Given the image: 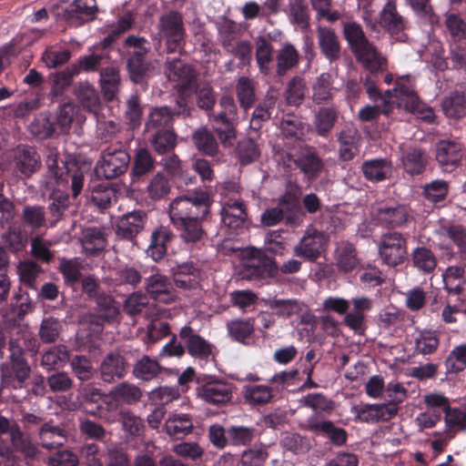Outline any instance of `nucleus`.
Listing matches in <instances>:
<instances>
[{"label": "nucleus", "instance_id": "20", "mask_svg": "<svg viewBox=\"0 0 466 466\" xmlns=\"http://www.w3.org/2000/svg\"><path fill=\"white\" fill-rule=\"evenodd\" d=\"M380 25L398 40H402L407 27L406 19L398 12L395 1L389 0L380 14Z\"/></svg>", "mask_w": 466, "mask_h": 466}, {"label": "nucleus", "instance_id": "57", "mask_svg": "<svg viewBox=\"0 0 466 466\" xmlns=\"http://www.w3.org/2000/svg\"><path fill=\"white\" fill-rule=\"evenodd\" d=\"M444 24L450 35V43H466V21L460 14H446Z\"/></svg>", "mask_w": 466, "mask_h": 466}, {"label": "nucleus", "instance_id": "33", "mask_svg": "<svg viewBox=\"0 0 466 466\" xmlns=\"http://www.w3.org/2000/svg\"><path fill=\"white\" fill-rule=\"evenodd\" d=\"M408 211L405 206H382L378 208L376 218L384 227L396 228L403 226L408 220Z\"/></svg>", "mask_w": 466, "mask_h": 466}, {"label": "nucleus", "instance_id": "1", "mask_svg": "<svg viewBox=\"0 0 466 466\" xmlns=\"http://www.w3.org/2000/svg\"><path fill=\"white\" fill-rule=\"evenodd\" d=\"M342 35L356 61L370 74L387 69V59L369 39L362 25L356 21H342Z\"/></svg>", "mask_w": 466, "mask_h": 466}, {"label": "nucleus", "instance_id": "41", "mask_svg": "<svg viewBox=\"0 0 466 466\" xmlns=\"http://www.w3.org/2000/svg\"><path fill=\"white\" fill-rule=\"evenodd\" d=\"M118 421L125 434L132 439L141 437L146 430L144 420L134 411L121 409L118 412Z\"/></svg>", "mask_w": 466, "mask_h": 466}, {"label": "nucleus", "instance_id": "23", "mask_svg": "<svg viewBox=\"0 0 466 466\" xmlns=\"http://www.w3.org/2000/svg\"><path fill=\"white\" fill-rule=\"evenodd\" d=\"M165 66L167 78L178 83L180 92H184L196 78L194 69L179 58L167 57Z\"/></svg>", "mask_w": 466, "mask_h": 466}, {"label": "nucleus", "instance_id": "25", "mask_svg": "<svg viewBox=\"0 0 466 466\" xmlns=\"http://www.w3.org/2000/svg\"><path fill=\"white\" fill-rule=\"evenodd\" d=\"M16 170L25 177H30L42 167L41 157L34 147H18L15 156Z\"/></svg>", "mask_w": 466, "mask_h": 466}, {"label": "nucleus", "instance_id": "24", "mask_svg": "<svg viewBox=\"0 0 466 466\" xmlns=\"http://www.w3.org/2000/svg\"><path fill=\"white\" fill-rule=\"evenodd\" d=\"M179 336L191 356L206 360L212 356V345L197 334L190 326H184Z\"/></svg>", "mask_w": 466, "mask_h": 466}, {"label": "nucleus", "instance_id": "11", "mask_svg": "<svg viewBox=\"0 0 466 466\" xmlns=\"http://www.w3.org/2000/svg\"><path fill=\"white\" fill-rule=\"evenodd\" d=\"M464 157L462 145L455 140L442 139L435 146V158L444 172H452L461 166Z\"/></svg>", "mask_w": 466, "mask_h": 466}, {"label": "nucleus", "instance_id": "16", "mask_svg": "<svg viewBox=\"0 0 466 466\" xmlns=\"http://www.w3.org/2000/svg\"><path fill=\"white\" fill-rule=\"evenodd\" d=\"M294 164L310 182L319 177L325 167L323 159L319 156L317 150L308 146L299 151Z\"/></svg>", "mask_w": 466, "mask_h": 466}, {"label": "nucleus", "instance_id": "29", "mask_svg": "<svg viewBox=\"0 0 466 466\" xmlns=\"http://www.w3.org/2000/svg\"><path fill=\"white\" fill-rule=\"evenodd\" d=\"M10 442L13 451L20 453L25 460L35 461L41 454L38 444L34 441L28 433L23 431L21 428L15 429Z\"/></svg>", "mask_w": 466, "mask_h": 466}, {"label": "nucleus", "instance_id": "22", "mask_svg": "<svg viewBox=\"0 0 466 466\" xmlns=\"http://www.w3.org/2000/svg\"><path fill=\"white\" fill-rule=\"evenodd\" d=\"M96 11L95 0H75L64 10L63 17L73 25H80L93 20Z\"/></svg>", "mask_w": 466, "mask_h": 466}, {"label": "nucleus", "instance_id": "61", "mask_svg": "<svg viewBox=\"0 0 466 466\" xmlns=\"http://www.w3.org/2000/svg\"><path fill=\"white\" fill-rule=\"evenodd\" d=\"M414 344L417 353L422 355L433 354L440 345L439 334L435 330H421L415 338Z\"/></svg>", "mask_w": 466, "mask_h": 466}, {"label": "nucleus", "instance_id": "28", "mask_svg": "<svg viewBox=\"0 0 466 466\" xmlns=\"http://www.w3.org/2000/svg\"><path fill=\"white\" fill-rule=\"evenodd\" d=\"M31 369L26 360L20 363L3 365L1 368V380L5 386L12 387L15 390L22 389L25 380L29 378Z\"/></svg>", "mask_w": 466, "mask_h": 466}, {"label": "nucleus", "instance_id": "39", "mask_svg": "<svg viewBox=\"0 0 466 466\" xmlns=\"http://www.w3.org/2000/svg\"><path fill=\"white\" fill-rule=\"evenodd\" d=\"M441 109L448 118L461 119L466 116V96L464 92L455 90L441 101Z\"/></svg>", "mask_w": 466, "mask_h": 466}, {"label": "nucleus", "instance_id": "5", "mask_svg": "<svg viewBox=\"0 0 466 466\" xmlns=\"http://www.w3.org/2000/svg\"><path fill=\"white\" fill-rule=\"evenodd\" d=\"M378 249L382 264L390 268L400 266L409 258L407 238L398 231L382 234Z\"/></svg>", "mask_w": 466, "mask_h": 466}, {"label": "nucleus", "instance_id": "34", "mask_svg": "<svg viewBox=\"0 0 466 466\" xmlns=\"http://www.w3.org/2000/svg\"><path fill=\"white\" fill-rule=\"evenodd\" d=\"M395 416V410L392 406L381 404H366L359 411L357 418L359 420L366 423H377L379 421H388Z\"/></svg>", "mask_w": 466, "mask_h": 466}, {"label": "nucleus", "instance_id": "6", "mask_svg": "<svg viewBox=\"0 0 466 466\" xmlns=\"http://www.w3.org/2000/svg\"><path fill=\"white\" fill-rule=\"evenodd\" d=\"M158 35L165 39L167 53H176L182 49L186 30L183 15L178 11H168L162 14L157 24Z\"/></svg>", "mask_w": 466, "mask_h": 466}, {"label": "nucleus", "instance_id": "18", "mask_svg": "<svg viewBox=\"0 0 466 466\" xmlns=\"http://www.w3.org/2000/svg\"><path fill=\"white\" fill-rule=\"evenodd\" d=\"M372 304L368 297L353 298L350 300V309L344 317V324L356 333H361L366 328V314L372 309Z\"/></svg>", "mask_w": 466, "mask_h": 466}, {"label": "nucleus", "instance_id": "45", "mask_svg": "<svg viewBox=\"0 0 466 466\" xmlns=\"http://www.w3.org/2000/svg\"><path fill=\"white\" fill-rule=\"evenodd\" d=\"M162 368L157 359L142 355L133 366V375L143 381H150L157 378Z\"/></svg>", "mask_w": 466, "mask_h": 466}, {"label": "nucleus", "instance_id": "26", "mask_svg": "<svg viewBox=\"0 0 466 466\" xmlns=\"http://www.w3.org/2000/svg\"><path fill=\"white\" fill-rule=\"evenodd\" d=\"M76 96L81 106L89 113L96 116L102 108V103L97 90L88 81L78 82L74 88Z\"/></svg>", "mask_w": 466, "mask_h": 466}, {"label": "nucleus", "instance_id": "63", "mask_svg": "<svg viewBox=\"0 0 466 466\" xmlns=\"http://www.w3.org/2000/svg\"><path fill=\"white\" fill-rule=\"evenodd\" d=\"M43 272L41 267L34 260L27 259L19 262L17 266V273L20 281L34 290H36V279Z\"/></svg>", "mask_w": 466, "mask_h": 466}, {"label": "nucleus", "instance_id": "38", "mask_svg": "<svg viewBox=\"0 0 466 466\" xmlns=\"http://www.w3.org/2000/svg\"><path fill=\"white\" fill-rule=\"evenodd\" d=\"M127 68L130 80L137 85L144 84L154 69L151 62L147 61L146 57H140L139 54L128 56Z\"/></svg>", "mask_w": 466, "mask_h": 466}, {"label": "nucleus", "instance_id": "12", "mask_svg": "<svg viewBox=\"0 0 466 466\" xmlns=\"http://www.w3.org/2000/svg\"><path fill=\"white\" fill-rule=\"evenodd\" d=\"M197 396L210 404H220L230 400L231 388L222 380L211 377L198 379Z\"/></svg>", "mask_w": 466, "mask_h": 466}, {"label": "nucleus", "instance_id": "30", "mask_svg": "<svg viewBox=\"0 0 466 466\" xmlns=\"http://www.w3.org/2000/svg\"><path fill=\"white\" fill-rule=\"evenodd\" d=\"M289 23L302 31H307L310 25V10L307 0H288L284 9Z\"/></svg>", "mask_w": 466, "mask_h": 466}, {"label": "nucleus", "instance_id": "14", "mask_svg": "<svg viewBox=\"0 0 466 466\" xmlns=\"http://www.w3.org/2000/svg\"><path fill=\"white\" fill-rule=\"evenodd\" d=\"M301 428L326 436L336 447L345 445L348 440V433L343 428L336 427L330 420H319L317 414L309 416Z\"/></svg>", "mask_w": 466, "mask_h": 466}, {"label": "nucleus", "instance_id": "51", "mask_svg": "<svg viewBox=\"0 0 466 466\" xmlns=\"http://www.w3.org/2000/svg\"><path fill=\"white\" fill-rule=\"evenodd\" d=\"M256 61L261 74L268 76L271 73L273 46L264 36H259L256 41Z\"/></svg>", "mask_w": 466, "mask_h": 466}, {"label": "nucleus", "instance_id": "46", "mask_svg": "<svg viewBox=\"0 0 466 466\" xmlns=\"http://www.w3.org/2000/svg\"><path fill=\"white\" fill-rule=\"evenodd\" d=\"M109 395L116 401H120L127 405H135L141 400L143 391L138 386L125 381L114 387L110 390Z\"/></svg>", "mask_w": 466, "mask_h": 466}, {"label": "nucleus", "instance_id": "21", "mask_svg": "<svg viewBox=\"0 0 466 466\" xmlns=\"http://www.w3.org/2000/svg\"><path fill=\"white\" fill-rule=\"evenodd\" d=\"M317 39L321 55L329 62L334 63L341 57V44L333 28L319 26Z\"/></svg>", "mask_w": 466, "mask_h": 466}, {"label": "nucleus", "instance_id": "8", "mask_svg": "<svg viewBox=\"0 0 466 466\" xmlns=\"http://www.w3.org/2000/svg\"><path fill=\"white\" fill-rule=\"evenodd\" d=\"M147 219V212L141 209L118 217L115 225L116 237L136 243L137 237L144 230Z\"/></svg>", "mask_w": 466, "mask_h": 466}, {"label": "nucleus", "instance_id": "36", "mask_svg": "<svg viewBox=\"0 0 466 466\" xmlns=\"http://www.w3.org/2000/svg\"><path fill=\"white\" fill-rule=\"evenodd\" d=\"M338 141L339 156L341 160L350 161L358 155L360 136L356 129H342L338 136Z\"/></svg>", "mask_w": 466, "mask_h": 466}, {"label": "nucleus", "instance_id": "49", "mask_svg": "<svg viewBox=\"0 0 466 466\" xmlns=\"http://www.w3.org/2000/svg\"><path fill=\"white\" fill-rule=\"evenodd\" d=\"M360 263L357 250L350 242L342 243L336 250V265L339 271L348 273L355 269Z\"/></svg>", "mask_w": 466, "mask_h": 466}, {"label": "nucleus", "instance_id": "15", "mask_svg": "<svg viewBox=\"0 0 466 466\" xmlns=\"http://www.w3.org/2000/svg\"><path fill=\"white\" fill-rule=\"evenodd\" d=\"M36 436L39 445L49 451L64 447L68 440L65 426L56 424L53 420L43 422L37 430Z\"/></svg>", "mask_w": 466, "mask_h": 466}, {"label": "nucleus", "instance_id": "3", "mask_svg": "<svg viewBox=\"0 0 466 466\" xmlns=\"http://www.w3.org/2000/svg\"><path fill=\"white\" fill-rule=\"evenodd\" d=\"M211 204L208 192L198 190L179 196L169 204L171 222L206 218Z\"/></svg>", "mask_w": 466, "mask_h": 466}, {"label": "nucleus", "instance_id": "19", "mask_svg": "<svg viewBox=\"0 0 466 466\" xmlns=\"http://www.w3.org/2000/svg\"><path fill=\"white\" fill-rule=\"evenodd\" d=\"M128 364L126 359L118 352L107 353L99 366L100 379L106 383L121 380L127 372Z\"/></svg>", "mask_w": 466, "mask_h": 466}, {"label": "nucleus", "instance_id": "42", "mask_svg": "<svg viewBox=\"0 0 466 466\" xmlns=\"http://www.w3.org/2000/svg\"><path fill=\"white\" fill-rule=\"evenodd\" d=\"M362 171L368 180L380 182L390 177L392 165L385 158L370 159L363 163Z\"/></svg>", "mask_w": 466, "mask_h": 466}, {"label": "nucleus", "instance_id": "9", "mask_svg": "<svg viewBox=\"0 0 466 466\" xmlns=\"http://www.w3.org/2000/svg\"><path fill=\"white\" fill-rule=\"evenodd\" d=\"M396 92L400 97L399 106L410 112L417 114L428 124H433L436 119L433 109L420 102L418 95L409 84L398 83Z\"/></svg>", "mask_w": 466, "mask_h": 466}, {"label": "nucleus", "instance_id": "60", "mask_svg": "<svg viewBox=\"0 0 466 466\" xmlns=\"http://www.w3.org/2000/svg\"><path fill=\"white\" fill-rule=\"evenodd\" d=\"M2 240L12 252L21 251L26 245L27 236L23 232L21 227L15 224H9L7 229L1 235Z\"/></svg>", "mask_w": 466, "mask_h": 466}, {"label": "nucleus", "instance_id": "4", "mask_svg": "<svg viewBox=\"0 0 466 466\" xmlns=\"http://www.w3.org/2000/svg\"><path fill=\"white\" fill-rule=\"evenodd\" d=\"M59 154L55 148H49L46 155V167L50 173L57 179L70 182L72 197L76 198L82 191L84 185V171L74 159L61 161L63 167H59Z\"/></svg>", "mask_w": 466, "mask_h": 466}, {"label": "nucleus", "instance_id": "64", "mask_svg": "<svg viewBox=\"0 0 466 466\" xmlns=\"http://www.w3.org/2000/svg\"><path fill=\"white\" fill-rule=\"evenodd\" d=\"M402 163L407 173L412 176L420 175L426 168L427 157L421 149L411 148L405 153Z\"/></svg>", "mask_w": 466, "mask_h": 466}, {"label": "nucleus", "instance_id": "52", "mask_svg": "<svg viewBox=\"0 0 466 466\" xmlns=\"http://www.w3.org/2000/svg\"><path fill=\"white\" fill-rule=\"evenodd\" d=\"M299 55L292 44H286L277 54L276 73L279 76H285L289 70L299 63Z\"/></svg>", "mask_w": 466, "mask_h": 466}, {"label": "nucleus", "instance_id": "55", "mask_svg": "<svg viewBox=\"0 0 466 466\" xmlns=\"http://www.w3.org/2000/svg\"><path fill=\"white\" fill-rule=\"evenodd\" d=\"M109 60L110 57L107 53H93L79 57L73 66L77 68V74L79 75L81 71L86 73L101 71L102 67L109 66Z\"/></svg>", "mask_w": 466, "mask_h": 466}, {"label": "nucleus", "instance_id": "2", "mask_svg": "<svg viewBox=\"0 0 466 466\" xmlns=\"http://www.w3.org/2000/svg\"><path fill=\"white\" fill-rule=\"evenodd\" d=\"M235 257L240 260L238 265H235V277L239 279L261 280L278 274L276 260L256 248H235Z\"/></svg>", "mask_w": 466, "mask_h": 466}, {"label": "nucleus", "instance_id": "37", "mask_svg": "<svg viewBox=\"0 0 466 466\" xmlns=\"http://www.w3.org/2000/svg\"><path fill=\"white\" fill-rule=\"evenodd\" d=\"M100 86L102 94L106 101H113L120 87L119 71L116 66H106L100 71Z\"/></svg>", "mask_w": 466, "mask_h": 466}, {"label": "nucleus", "instance_id": "13", "mask_svg": "<svg viewBox=\"0 0 466 466\" xmlns=\"http://www.w3.org/2000/svg\"><path fill=\"white\" fill-rule=\"evenodd\" d=\"M144 284L145 294L153 300L164 304L175 301L176 294L173 283L166 275L158 272L153 273L145 279Z\"/></svg>", "mask_w": 466, "mask_h": 466}, {"label": "nucleus", "instance_id": "35", "mask_svg": "<svg viewBox=\"0 0 466 466\" xmlns=\"http://www.w3.org/2000/svg\"><path fill=\"white\" fill-rule=\"evenodd\" d=\"M173 281L182 289H192L199 283V270L192 262L177 265L172 268Z\"/></svg>", "mask_w": 466, "mask_h": 466}, {"label": "nucleus", "instance_id": "47", "mask_svg": "<svg viewBox=\"0 0 466 466\" xmlns=\"http://www.w3.org/2000/svg\"><path fill=\"white\" fill-rule=\"evenodd\" d=\"M77 75V68L73 65L64 70L50 74L49 78L52 84L50 95L54 97L61 96L72 85L74 77Z\"/></svg>", "mask_w": 466, "mask_h": 466}, {"label": "nucleus", "instance_id": "32", "mask_svg": "<svg viewBox=\"0 0 466 466\" xmlns=\"http://www.w3.org/2000/svg\"><path fill=\"white\" fill-rule=\"evenodd\" d=\"M174 234L168 227L159 226L154 229L147 248L148 255L157 262L167 253V245L173 239Z\"/></svg>", "mask_w": 466, "mask_h": 466}, {"label": "nucleus", "instance_id": "17", "mask_svg": "<svg viewBox=\"0 0 466 466\" xmlns=\"http://www.w3.org/2000/svg\"><path fill=\"white\" fill-rule=\"evenodd\" d=\"M326 238L322 232L314 230L302 237L294 247L293 254L306 261L315 262L325 250Z\"/></svg>", "mask_w": 466, "mask_h": 466}, {"label": "nucleus", "instance_id": "48", "mask_svg": "<svg viewBox=\"0 0 466 466\" xmlns=\"http://www.w3.org/2000/svg\"><path fill=\"white\" fill-rule=\"evenodd\" d=\"M205 218H195L174 222L173 225L179 232L180 238L187 244L200 241L205 235L202 221Z\"/></svg>", "mask_w": 466, "mask_h": 466}, {"label": "nucleus", "instance_id": "59", "mask_svg": "<svg viewBox=\"0 0 466 466\" xmlns=\"http://www.w3.org/2000/svg\"><path fill=\"white\" fill-rule=\"evenodd\" d=\"M94 301L96 303V314L104 318L107 323H113L117 320L120 309L117 302L111 295L105 293Z\"/></svg>", "mask_w": 466, "mask_h": 466}, {"label": "nucleus", "instance_id": "54", "mask_svg": "<svg viewBox=\"0 0 466 466\" xmlns=\"http://www.w3.org/2000/svg\"><path fill=\"white\" fill-rule=\"evenodd\" d=\"M449 194V184L442 179L432 180L422 187V195L433 205L442 206Z\"/></svg>", "mask_w": 466, "mask_h": 466}, {"label": "nucleus", "instance_id": "53", "mask_svg": "<svg viewBox=\"0 0 466 466\" xmlns=\"http://www.w3.org/2000/svg\"><path fill=\"white\" fill-rule=\"evenodd\" d=\"M81 243L88 255H96L106 247V238L101 229L87 228L83 230Z\"/></svg>", "mask_w": 466, "mask_h": 466}, {"label": "nucleus", "instance_id": "10", "mask_svg": "<svg viewBox=\"0 0 466 466\" xmlns=\"http://www.w3.org/2000/svg\"><path fill=\"white\" fill-rule=\"evenodd\" d=\"M222 110L213 116V128L224 147L232 145L233 137V97L224 95L219 100Z\"/></svg>", "mask_w": 466, "mask_h": 466}, {"label": "nucleus", "instance_id": "50", "mask_svg": "<svg viewBox=\"0 0 466 466\" xmlns=\"http://www.w3.org/2000/svg\"><path fill=\"white\" fill-rule=\"evenodd\" d=\"M167 433L175 439L189 434L193 430V421L187 414H173L166 420Z\"/></svg>", "mask_w": 466, "mask_h": 466}, {"label": "nucleus", "instance_id": "43", "mask_svg": "<svg viewBox=\"0 0 466 466\" xmlns=\"http://www.w3.org/2000/svg\"><path fill=\"white\" fill-rule=\"evenodd\" d=\"M192 141L196 148L205 156L215 157L218 152L217 139L206 127H200L193 132Z\"/></svg>", "mask_w": 466, "mask_h": 466}, {"label": "nucleus", "instance_id": "31", "mask_svg": "<svg viewBox=\"0 0 466 466\" xmlns=\"http://www.w3.org/2000/svg\"><path fill=\"white\" fill-rule=\"evenodd\" d=\"M437 69L444 71L446 69L466 71V43H450L449 55L445 58H437L434 62Z\"/></svg>", "mask_w": 466, "mask_h": 466}, {"label": "nucleus", "instance_id": "56", "mask_svg": "<svg viewBox=\"0 0 466 466\" xmlns=\"http://www.w3.org/2000/svg\"><path fill=\"white\" fill-rule=\"evenodd\" d=\"M69 360V351L65 345H56L46 350L41 358V365L46 370L63 367Z\"/></svg>", "mask_w": 466, "mask_h": 466}, {"label": "nucleus", "instance_id": "44", "mask_svg": "<svg viewBox=\"0 0 466 466\" xmlns=\"http://www.w3.org/2000/svg\"><path fill=\"white\" fill-rule=\"evenodd\" d=\"M174 113L167 106L153 107L146 123V128L150 130L172 129Z\"/></svg>", "mask_w": 466, "mask_h": 466}, {"label": "nucleus", "instance_id": "40", "mask_svg": "<svg viewBox=\"0 0 466 466\" xmlns=\"http://www.w3.org/2000/svg\"><path fill=\"white\" fill-rule=\"evenodd\" d=\"M279 208L284 210L288 224L297 225L300 220V202L297 190H286L279 198Z\"/></svg>", "mask_w": 466, "mask_h": 466}, {"label": "nucleus", "instance_id": "7", "mask_svg": "<svg viewBox=\"0 0 466 466\" xmlns=\"http://www.w3.org/2000/svg\"><path fill=\"white\" fill-rule=\"evenodd\" d=\"M129 165L130 156L125 149L107 147L101 152L95 170L98 177L111 180L126 174Z\"/></svg>", "mask_w": 466, "mask_h": 466}, {"label": "nucleus", "instance_id": "58", "mask_svg": "<svg viewBox=\"0 0 466 466\" xmlns=\"http://www.w3.org/2000/svg\"><path fill=\"white\" fill-rule=\"evenodd\" d=\"M338 112L333 107H320L315 116V128L319 136L326 137L334 127Z\"/></svg>", "mask_w": 466, "mask_h": 466}, {"label": "nucleus", "instance_id": "27", "mask_svg": "<svg viewBox=\"0 0 466 466\" xmlns=\"http://www.w3.org/2000/svg\"><path fill=\"white\" fill-rule=\"evenodd\" d=\"M410 264L419 273L432 275L438 266V258L434 251L426 246L415 248L410 253Z\"/></svg>", "mask_w": 466, "mask_h": 466}, {"label": "nucleus", "instance_id": "62", "mask_svg": "<svg viewBox=\"0 0 466 466\" xmlns=\"http://www.w3.org/2000/svg\"><path fill=\"white\" fill-rule=\"evenodd\" d=\"M154 150L158 154L172 151L177 145V135L172 129L157 130L150 139Z\"/></svg>", "mask_w": 466, "mask_h": 466}]
</instances>
